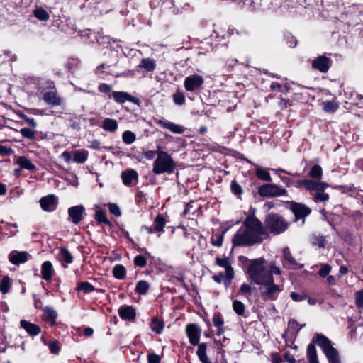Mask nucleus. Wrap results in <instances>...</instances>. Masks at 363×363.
<instances>
[{
	"label": "nucleus",
	"mask_w": 363,
	"mask_h": 363,
	"mask_svg": "<svg viewBox=\"0 0 363 363\" xmlns=\"http://www.w3.org/2000/svg\"><path fill=\"white\" fill-rule=\"evenodd\" d=\"M333 61L325 55H319L311 62L313 69L319 71L321 73H326L330 69Z\"/></svg>",
	"instance_id": "12"
},
{
	"label": "nucleus",
	"mask_w": 363,
	"mask_h": 363,
	"mask_svg": "<svg viewBox=\"0 0 363 363\" xmlns=\"http://www.w3.org/2000/svg\"><path fill=\"white\" fill-rule=\"evenodd\" d=\"M354 299L357 307L363 310V289L355 292Z\"/></svg>",
	"instance_id": "55"
},
{
	"label": "nucleus",
	"mask_w": 363,
	"mask_h": 363,
	"mask_svg": "<svg viewBox=\"0 0 363 363\" xmlns=\"http://www.w3.org/2000/svg\"><path fill=\"white\" fill-rule=\"evenodd\" d=\"M113 274L116 279H123L125 277V268L121 264H116L113 269Z\"/></svg>",
	"instance_id": "43"
},
{
	"label": "nucleus",
	"mask_w": 363,
	"mask_h": 363,
	"mask_svg": "<svg viewBox=\"0 0 363 363\" xmlns=\"http://www.w3.org/2000/svg\"><path fill=\"white\" fill-rule=\"evenodd\" d=\"M309 176L313 179H320L323 177V170L320 165L313 166L309 172Z\"/></svg>",
	"instance_id": "45"
},
{
	"label": "nucleus",
	"mask_w": 363,
	"mask_h": 363,
	"mask_svg": "<svg viewBox=\"0 0 363 363\" xmlns=\"http://www.w3.org/2000/svg\"><path fill=\"white\" fill-rule=\"evenodd\" d=\"M306 324L300 325L299 323L295 320H290L288 323V330L291 331L294 334L297 335Z\"/></svg>",
	"instance_id": "46"
},
{
	"label": "nucleus",
	"mask_w": 363,
	"mask_h": 363,
	"mask_svg": "<svg viewBox=\"0 0 363 363\" xmlns=\"http://www.w3.org/2000/svg\"><path fill=\"white\" fill-rule=\"evenodd\" d=\"M122 138L125 143L131 144L135 141V135L133 132L126 130L123 133Z\"/></svg>",
	"instance_id": "54"
},
{
	"label": "nucleus",
	"mask_w": 363,
	"mask_h": 363,
	"mask_svg": "<svg viewBox=\"0 0 363 363\" xmlns=\"http://www.w3.org/2000/svg\"><path fill=\"white\" fill-rule=\"evenodd\" d=\"M40 204L43 211L52 212L57 208V198L53 194H50L41 198L40 200Z\"/></svg>",
	"instance_id": "15"
},
{
	"label": "nucleus",
	"mask_w": 363,
	"mask_h": 363,
	"mask_svg": "<svg viewBox=\"0 0 363 363\" xmlns=\"http://www.w3.org/2000/svg\"><path fill=\"white\" fill-rule=\"evenodd\" d=\"M33 13L35 18L41 21H46L50 18L49 13L41 6H37L33 10Z\"/></svg>",
	"instance_id": "34"
},
{
	"label": "nucleus",
	"mask_w": 363,
	"mask_h": 363,
	"mask_svg": "<svg viewBox=\"0 0 363 363\" xmlns=\"http://www.w3.org/2000/svg\"><path fill=\"white\" fill-rule=\"evenodd\" d=\"M269 238L264 223L255 215H248L232 238L235 247H252Z\"/></svg>",
	"instance_id": "1"
},
{
	"label": "nucleus",
	"mask_w": 363,
	"mask_h": 363,
	"mask_svg": "<svg viewBox=\"0 0 363 363\" xmlns=\"http://www.w3.org/2000/svg\"><path fill=\"white\" fill-rule=\"evenodd\" d=\"M20 133L23 138L28 139H33L35 137V131L29 128H23L21 129Z\"/></svg>",
	"instance_id": "58"
},
{
	"label": "nucleus",
	"mask_w": 363,
	"mask_h": 363,
	"mask_svg": "<svg viewBox=\"0 0 363 363\" xmlns=\"http://www.w3.org/2000/svg\"><path fill=\"white\" fill-rule=\"evenodd\" d=\"M11 288V280L9 276H4L0 282V291L2 294H7Z\"/></svg>",
	"instance_id": "44"
},
{
	"label": "nucleus",
	"mask_w": 363,
	"mask_h": 363,
	"mask_svg": "<svg viewBox=\"0 0 363 363\" xmlns=\"http://www.w3.org/2000/svg\"><path fill=\"white\" fill-rule=\"evenodd\" d=\"M337 189L340 190L342 193L350 194V195L356 194L358 191V189L355 187L354 184L340 185L338 186Z\"/></svg>",
	"instance_id": "51"
},
{
	"label": "nucleus",
	"mask_w": 363,
	"mask_h": 363,
	"mask_svg": "<svg viewBox=\"0 0 363 363\" xmlns=\"http://www.w3.org/2000/svg\"><path fill=\"white\" fill-rule=\"evenodd\" d=\"M284 38L286 44L291 47L294 48L296 46L298 40L295 36L292 35L291 33H286L284 35Z\"/></svg>",
	"instance_id": "57"
},
{
	"label": "nucleus",
	"mask_w": 363,
	"mask_h": 363,
	"mask_svg": "<svg viewBox=\"0 0 363 363\" xmlns=\"http://www.w3.org/2000/svg\"><path fill=\"white\" fill-rule=\"evenodd\" d=\"M316 182L311 179H302L296 182V188H304L308 191H314Z\"/></svg>",
	"instance_id": "31"
},
{
	"label": "nucleus",
	"mask_w": 363,
	"mask_h": 363,
	"mask_svg": "<svg viewBox=\"0 0 363 363\" xmlns=\"http://www.w3.org/2000/svg\"><path fill=\"white\" fill-rule=\"evenodd\" d=\"M113 97L116 102L118 104H123L125 101H132L136 103V99L130 96L128 93L124 91H113L109 97Z\"/></svg>",
	"instance_id": "21"
},
{
	"label": "nucleus",
	"mask_w": 363,
	"mask_h": 363,
	"mask_svg": "<svg viewBox=\"0 0 363 363\" xmlns=\"http://www.w3.org/2000/svg\"><path fill=\"white\" fill-rule=\"evenodd\" d=\"M121 177L123 184L126 186H129L133 181L136 179V172L133 169H126L121 172Z\"/></svg>",
	"instance_id": "25"
},
{
	"label": "nucleus",
	"mask_w": 363,
	"mask_h": 363,
	"mask_svg": "<svg viewBox=\"0 0 363 363\" xmlns=\"http://www.w3.org/2000/svg\"><path fill=\"white\" fill-rule=\"evenodd\" d=\"M53 267L50 261H45L43 263L41 267L42 277L45 281H49L53 276Z\"/></svg>",
	"instance_id": "26"
},
{
	"label": "nucleus",
	"mask_w": 363,
	"mask_h": 363,
	"mask_svg": "<svg viewBox=\"0 0 363 363\" xmlns=\"http://www.w3.org/2000/svg\"><path fill=\"white\" fill-rule=\"evenodd\" d=\"M156 61L154 59L147 57L141 60L138 67L143 70V76L145 77L149 73H152L156 68Z\"/></svg>",
	"instance_id": "19"
},
{
	"label": "nucleus",
	"mask_w": 363,
	"mask_h": 363,
	"mask_svg": "<svg viewBox=\"0 0 363 363\" xmlns=\"http://www.w3.org/2000/svg\"><path fill=\"white\" fill-rule=\"evenodd\" d=\"M150 284L147 281L140 280L138 281V294L145 295L150 289Z\"/></svg>",
	"instance_id": "47"
},
{
	"label": "nucleus",
	"mask_w": 363,
	"mask_h": 363,
	"mask_svg": "<svg viewBox=\"0 0 363 363\" xmlns=\"http://www.w3.org/2000/svg\"><path fill=\"white\" fill-rule=\"evenodd\" d=\"M94 218L99 224L104 223L108 225H111V223L106 217V211L99 206H95Z\"/></svg>",
	"instance_id": "28"
},
{
	"label": "nucleus",
	"mask_w": 363,
	"mask_h": 363,
	"mask_svg": "<svg viewBox=\"0 0 363 363\" xmlns=\"http://www.w3.org/2000/svg\"><path fill=\"white\" fill-rule=\"evenodd\" d=\"M59 259L67 264H71L73 261L71 253L66 247H61L60 249Z\"/></svg>",
	"instance_id": "35"
},
{
	"label": "nucleus",
	"mask_w": 363,
	"mask_h": 363,
	"mask_svg": "<svg viewBox=\"0 0 363 363\" xmlns=\"http://www.w3.org/2000/svg\"><path fill=\"white\" fill-rule=\"evenodd\" d=\"M45 318L51 325H54L57 317V313L52 308L46 307L44 309Z\"/></svg>",
	"instance_id": "33"
},
{
	"label": "nucleus",
	"mask_w": 363,
	"mask_h": 363,
	"mask_svg": "<svg viewBox=\"0 0 363 363\" xmlns=\"http://www.w3.org/2000/svg\"><path fill=\"white\" fill-rule=\"evenodd\" d=\"M223 235L224 232H222L221 233L213 234L211 238V244L217 247H221L223 242Z\"/></svg>",
	"instance_id": "49"
},
{
	"label": "nucleus",
	"mask_w": 363,
	"mask_h": 363,
	"mask_svg": "<svg viewBox=\"0 0 363 363\" xmlns=\"http://www.w3.org/2000/svg\"><path fill=\"white\" fill-rule=\"evenodd\" d=\"M290 296L293 301L296 302L302 301L307 298V296L306 294L297 292H291Z\"/></svg>",
	"instance_id": "61"
},
{
	"label": "nucleus",
	"mask_w": 363,
	"mask_h": 363,
	"mask_svg": "<svg viewBox=\"0 0 363 363\" xmlns=\"http://www.w3.org/2000/svg\"><path fill=\"white\" fill-rule=\"evenodd\" d=\"M233 311L238 314V315H243L245 311V305L238 300H235L233 301Z\"/></svg>",
	"instance_id": "52"
},
{
	"label": "nucleus",
	"mask_w": 363,
	"mask_h": 363,
	"mask_svg": "<svg viewBox=\"0 0 363 363\" xmlns=\"http://www.w3.org/2000/svg\"><path fill=\"white\" fill-rule=\"evenodd\" d=\"M16 164H18L22 169H26L30 171H34L35 166L25 156H21L17 159Z\"/></svg>",
	"instance_id": "32"
},
{
	"label": "nucleus",
	"mask_w": 363,
	"mask_h": 363,
	"mask_svg": "<svg viewBox=\"0 0 363 363\" xmlns=\"http://www.w3.org/2000/svg\"><path fill=\"white\" fill-rule=\"evenodd\" d=\"M28 253L25 251L13 250L9 255V260L13 264L19 265L25 263L28 259Z\"/></svg>",
	"instance_id": "16"
},
{
	"label": "nucleus",
	"mask_w": 363,
	"mask_h": 363,
	"mask_svg": "<svg viewBox=\"0 0 363 363\" xmlns=\"http://www.w3.org/2000/svg\"><path fill=\"white\" fill-rule=\"evenodd\" d=\"M283 260L282 264L284 266L288 265L289 267H294L296 265V262L294 259L289 247H284L282 250Z\"/></svg>",
	"instance_id": "30"
},
{
	"label": "nucleus",
	"mask_w": 363,
	"mask_h": 363,
	"mask_svg": "<svg viewBox=\"0 0 363 363\" xmlns=\"http://www.w3.org/2000/svg\"><path fill=\"white\" fill-rule=\"evenodd\" d=\"M185 332L191 345L195 346L199 343L201 329L197 324H187L186 325Z\"/></svg>",
	"instance_id": "11"
},
{
	"label": "nucleus",
	"mask_w": 363,
	"mask_h": 363,
	"mask_svg": "<svg viewBox=\"0 0 363 363\" xmlns=\"http://www.w3.org/2000/svg\"><path fill=\"white\" fill-rule=\"evenodd\" d=\"M264 225L269 235L271 233L277 235L285 232L289 228L290 223L281 215L271 213L265 217Z\"/></svg>",
	"instance_id": "5"
},
{
	"label": "nucleus",
	"mask_w": 363,
	"mask_h": 363,
	"mask_svg": "<svg viewBox=\"0 0 363 363\" xmlns=\"http://www.w3.org/2000/svg\"><path fill=\"white\" fill-rule=\"evenodd\" d=\"M138 267H144L147 264L148 259H152L153 257L145 248H140L138 247Z\"/></svg>",
	"instance_id": "22"
},
{
	"label": "nucleus",
	"mask_w": 363,
	"mask_h": 363,
	"mask_svg": "<svg viewBox=\"0 0 363 363\" xmlns=\"http://www.w3.org/2000/svg\"><path fill=\"white\" fill-rule=\"evenodd\" d=\"M323 105V110L327 113H334L339 108V104L335 101H326Z\"/></svg>",
	"instance_id": "41"
},
{
	"label": "nucleus",
	"mask_w": 363,
	"mask_h": 363,
	"mask_svg": "<svg viewBox=\"0 0 363 363\" xmlns=\"http://www.w3.org/2000/svg\"><path fill=\"white\" fill-rule=\"evenodd\" d=\"M106 206H108L109 211L111 214H113L117 217L121 216V212L120 208L118 207V205H116V203H110L106 204Z\"/></svg>",
	"instance_id": "59"
},
{
	"label": "nucleus",
	"mask_w": 363,
	"mask_h": 363,
	"mask_svg": "<svg viewBox=\"0 0 363 363\" xmlns=\"http://www.w3.org/2000/svg\"><path fill=\"white\" fill-rule=\"evenodd\" d=\"M263 288H260V295L264 300H276L278 298L279 294L283 291V285L275 284L274 282V278L272 281L267 284H262Z\"/></svg>",
	"instance_id": "6"
},
{
	"label": "nucleus",
	"mask_w": 363,
	"mask_h": 363,
	"mask_svg": "<svg viewBox=\"0 0 363 363\" xmlns=\"http://www.w3.org/2000/svg\"><path fill=\"white\" fill-rule=\"evenodd\" d=\"M255 174L259 179L262 181L272 182V177L269 172L261 167H257L256 168Z\"/></svg>",
	"instance_id": "39"
},
{
	"label": "nucleus",
	"mask_w": 363,
	"mask_h": 363,
	"mask_svg": "<svg viewBox=\"0 0 363 363\" xmlns=\"http://www.w3.org/2000/svg\"><path fill=\"white\" fill-rule=\"evenodd\" d=\"M155 123L158 125L159 127L167 129L170 130L172 133L175 134H182L185 131V128L181 125L176 124L173 122H171L169 121H167L166 119H157L155 118L154 120Z\"/></svg>",
	"instance_id": "13"
},
{
	"label": "nucleus",
	"mask_w": 363,
	"mask_h": 363,
	"mask_svg": "<svg viewBox=\"0 0 363 363\" xmlns=\"http://www.w3.org/2000/svg\"><path fill=\"white\" fill-rule=\"evenodd\" d=\"M81 35L82 38L85 39V41L89 43H94L96 42V39L97 38L98 33L93 30H88L83 31Z\"/></svg>",
	"instance_id": "48"
},
{
	"label": "nucleus",
	"mask_w": 363,
	"mask_h": 363,
	"mask_svg": "<svg viewBox=\"0 0 363 363\" xmlns=\"http://www.w3.org/2000/svg\"><path fill=\"white\" fill-rule=\"evenodd\" d=\"M20 324L21 328L30 335H37L40 333V327L25 320H22Z\"/></svg>",
	"instance_id": "27"
},
{
	"label": "nucleus",
	"mask_w": 363,
	"mask_h": 363,
	"mask_svg": "<svg viewBox=\"0 0 363 363\" xmlns=\"http://www.w3.org/2000/svg\"><path fill=\"white\" fill-rule=\"evenodd\" d=\"M264 264V259L262 258L252 259L247 268L249 277L257 285L272 281V272Z\"/></svg>",
	"instance_id": "3"
},
{
	"label": "nucleus",
	"mask_w": 363,
	"mask_h": 363,
	"mask_svg": "<svg viewBox=\"0 0 363 363\" xmlns=\"http://www.w3.org/2000/svg\"><path fill=\"white\" fill-rule=\"evenodd\" d=\"M76 289L77 291H83L84 294H89L92 291H94L95 290V288L94 286L90 284L89 282H87V281H82V282H80Z\"/></svg>",
	"instance_id": "42"
},
{
	"label": "nucleus",
	"mask_w": 363,
	"mask_h": 363,
	"mask_svg": "<svg viewBox=\"0 0 363 363\" xmlns=\"http://www.w3.org/2000/svg\"><path fill=\"white\" fill-rule=\"evenodd\" d=\"M176 169V163L167 152L157 150V157L154 161L152 172L155 174H172Z\"/></svg>",
	"instance_id": "4"
},
{
	"label": "nucleus",
	"mask_w": 363,
	"mask_h": 363,
	"mask_svg": "<svg viewBox=\"0 0 363 363\" xmlns=\"http://www.w3.org/2000/svg\"><path fill=\"white\" fill-rule=\"evenodd\" d=\"M204 79L202 76L199 74H192L186 77L184 81V86L189 92H195L199 91L203 84Z\"/></svg>",
	"instance_id": "9"
},
{
	"label": "nucleus",
	"mask_w": 363,
	"mask_h": 363,
	"mask_svg": "<svg viewBox=\"0 0 363 363\" xmlns=\"http://www.w3.org/2000/svg\"><path fill=\"white\" fill-rule=\"evenodd\" d=\"M111 66L107 65V64H106V63H103V64L100 65L96 68V72L97 73L111 74Z\"/></svg>",
	"instance_id": "63"
},
{
	"label": "nucleus",
	"mask_w": 363,
	"mask_h": 363,
	"mask_svg": "<svg viewBox=\"0 0 363 363\" xmlns=\"http://www.w3.org/2000/svg\"><path fill=\"white\" fill-rule=\"evenodd\" d=\"M84 211L85 208L82 205L70 207L68 209V214L72 222L74 224L79 223L83 218L82 216Z\"/></svg>",
	"instance_id": "18"
},
{
	"label": "nucleus",
	"mask_w": 363,
	"mask_h": 363,
	"mask_svg": "<svg viewBox=\"0 0 363 363\" xmlns=\"http://www.w3.org/2000/svg\"><path fill=\"white\" fill-rule=\"evenodd\" d=\"M230 190L232 193L238 198L243 194L242 186L235 180L231 182Z\"/></svg>",
	"instance_id": "53"
},
{
	"label": "nucleus",
	"mask_w": 363,
	"mask_h": 363,
	"mask_svg": "<svg viewBox=\"0 0 363 363\" xmlns=\"http://www.w3.org/2000/svg\"><path fill=\"white\" fill-rule=\"evenodd\" d=\"M258 193L263 197H276L288 194V191L284 188L274 184H265L260 186Z\"/></svg>",
	"instance_id": "7"
},
{
	"label": "nucleus",
	"mask_w": 363,
	"mask_h": 363,
	"mask_svg": "<svg viewBox=\"0 0 363 363\" xmlns=\"http://www.w3.org/2000/svg\"><path fill=\"white\" fill-rule=\"evenodd\" d=\"M253 288L252 286L247 283H243L238 291V296H243L247 299L250 298Z\"/></svg>",
	"instance_id": "38"
},
{
	"label": "nucleus",
	"mask_w": 363,
	"mask_h": 363,
	"mask_svg": "<svg viewBox=\"0 0 363 363\" xmlns=\"http://www.w3.org/2000/svg\"><path fill=\"white\" fill-rule=\"evenodd\" d=\"M167 220L162 214H157L153 221V227L142 226L141 230H145L148 233L164 232Z\"/></svg>",
	"instance_id": "14"
},
{
	"label": "nucleus",
	"mask_w": 363,
	"mask_h": 363,
	"mask_svg": "<svg viewBox=\"0 0 363 363\" xmlns=\"http://www.w3.org/2000/svg\"><path fill=\"white\" fill-rule=\"evenodd\" d=\"M198 349L196 351V354L198 356L199 359L202 363H212L211 361L208 358L206 354V350H207V344L206 343H199L198 345Z\"/></svg>",
	"instance_id": "29"
},
{
	"label": "nucleus",
	"mask_w": 363,
	"mask_h": 363,
	"mask_svg": "<svg viewBox=\"0 0 363 363\" xmlns=\"http://www.w3.org/2000/svg\"><path fill=\"white\" fill-rule=\"evenodd\" d=\"M216 264L225 269V286L228 287L235 277L234 269L230 263L229 258L226 257H217L216 258Z\"/></svg>",
	"instance_id": "10"
},
{
	"label": "nucleus",
	"mask_w": 363,
	"mask_h": 363,
	"mask_svg": "<svg viewBox=\"0 0 363 363\" xmlns=\"http://www.w3.org/2000/svg\"><path fill=\"white\" fill-rule=\"evenodd\" d=\"M96 42H97L100 45H103L105 46L106 45L110 44V38L108 35H103L100 33H98Z\"/></svg>",
	"instance_id": "60"
},
{
	"label": "nucleus",
	"mask_w": 363,
	"mask_h": 363,
	"mask_svg": "<svg viewBox=\"0 0 363 363\" xmlns=\"http://www.w3.org/2000/svg\"><path fill=\"white\" fill-rule=\"evenodd\" d=\"M311 242L313 246H316L319 248H325L326 240L323 235H313L311 238Z\"/></svg>",
	"instance_id": "37"
},
{
	"label": "nucleus",
	"mask_w": 363,
	"mask_h": 363,
	"mask_svg": "<svg viewBox=\"0 0 363 363\" xmlns=\"http://www.w3.org/2000/svg\"><path fill=\"white\" fill-rule=\"evenodd\" d=\"M286 203L289 206V208L295 216L294 221L303 220V223L305 218L311 213V208L303 203H297L293 201H286Z\"/></svg>",
	"instance_id": "8"
},
{
	"label": "nucleus",
	"mask_w": 363,
	"mask_h": 363,
	"mask_svg": "<svg viewBox=\"0 0 363 363\" xmlns=\"http://www.w3.org/2000/svg\"><path fill=\"white\" fill-rule=\"evenodd\" d=\"M88 152L85 150H77L74 152V161L77 163H84L87 160Z\"/></svg>",
	"instance_id": "40"
},
{
	"label": "nucleus",
	"mask_w": 363,
	"mask_h": 363,
	"mask_svg": "<svg viewBox=\"0 0 363 363\" xmlns=\"http://www.w3.org/2000/svg\"><path fill=\"white\" fill-rule=\"evenodd\" d=\"M151 330L156 334H161L164 328V322L158 317H153L149 323Z\"/></svg>",
	"instance_id": "23"
},
{
	"label": "nucleus",
	"mask_w": 363,
	"mask_h": 363,
	"mask_svg": "<svg viewBox=\"0 0 363 363\" xmlns=\"http://www.w3.org/2000/svg\"><path fill=\"white\" fill-rule=\"evenodd\" d=\"M331 266L329 264L323 265L318 271V274L321 277H325L331 271Z\"/></svg>",
	"instance_id": "62"
},
{
	"label": "nucleus",
	"mask_w": 363,
	"mask_h": 363,
	"mask_svg": "<svg viewBox=\"0 0 363 363\" xmlns=\"http://www.w3.org/2000/svg\"><path fill=\"white\" fill-rule=\"evenodd\" d=\"M148 363H160L161 358L158 354L151 353L147 355Z\"/></svg>",
	"instance_id": "64"
},
{
	"label": "nucleus",
	"mask_w": 363,
	"mask_h": 363,
	"mask_svg": "<svg viewBox=\"0 0 363 363\" xmlns=\"http://www.w3.org/2000/svg\"><path fill=\"white\" fill-rule=\"evenodd\" d=\"M213 325L217 328V335H221L223 333H224V321L220 313H214L213 316Z\"/></svg>",
	"instance_id": "24"
},
{
	"label": "nucleus",
	"mask_w": 363,
	"mask_h": 363,
	"mask_svg": "<svg viewBox=\"0 0 363 363\" xmlns=\"http://www.w3.org/2000/svg\"><path fill=\"white\" fill-rule=\"evenodd\" d=\"M173 101L175 104L182 106L184 104L186 99L184 92L177 90L172 96Z\"/></svg>",
	"instance_id": "50"
},
{
	"label": "nucleus",
	"mask_w": 363,
	"mask_h": 363,
	"mask_svg": "<svg viewBox=\"0 0 363 363\" xmlns=\"http://www.w3.org/2000/svg\"><path fill=\"white\" fill-rule=\"evenodd\" d=\"M118 315L123 320L134 321L136 313L133 306L123 305L118 308Z\"/></svg>",
	"instance_id": "17"
},
{
	"label": "nucleus",
	"mask_w": 363,
	"mask_h": 363,
	"mask_svg": "<svg viewBox=\"0 0 363 363\" xmlns=\"http://www.w3.org/2000/svg\"><path fill=\"white\" fill-rule=\"evenodd\" d=\"M315 344L318 345L325 354L329 363H341L338 351L333 347V342L324 335L315 333L312 342L307 347V359L309 363H319Z\"/></svg>",
	"instance_id": "2"
},
{
	"label": "nucleus",
	"mask_w": 363,
	"mask_h": 363,
	"mask_svg": "<svg viewBox=\"0 0 363 363\" xmlns=\"http://www.w3.org/2000/svg\"><path fill=\"white\" fill-rule=\"evenodd\" d=\"M315 202H326L329 199V194L324 192H316L313 196Z\"/></svg>",
	"instance_id": "56"
},
{
	"label": "nucleus",
	"mask_w": 363,
	"mask_h": 363,
	"mask_svg": "<svg viewBox=\"0 0 363 363\" xmlns=\"http://www.w3.org/2000/svg\"><path fill=\"white\" fill-rule=\"evenodd\" d=\"M43 99L47 104L52 106H60L62 101L55 91H46L43 94Z\"/></svg>",
	"instance_id": "20"
},
{
	"label": "nucleus",
	"mask_w": 363,
	"mask_h": 363,
	"mask_svg": "<svg viewBox=\"0 0 363 363\" xmlns=\"http://www.w3.org/2000/svg\"><path fill=\"white\" fill-rule=\"evenodd\" d=\"M102 128L106 131L113 133L118 128L117 121L111 118H105L103 122Z\"/></svg>",
	"instance_id": "36"
}]
</instances>
